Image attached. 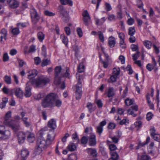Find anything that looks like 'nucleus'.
Listing matches in <instances>:
<instances>
[{
  "label": "nucleus",
  "mask_w": 160,
  "mask_h": 160,
  "mask_svg": "<svg viewBox=\"0 0 160 160\" xmlns=\"http://www.w3.org/2000/svg\"><path fill=\"white\" fill-rule=\"evenodd\" d=\"M151 42L148 40H145L143 42V44L148 49H150L152 47Z\"/></svg>",
  "instance_id": "nucleus-30"
},
{
  "label": "nucleus",
  "mask_w": 160,
  "mask_h": 160,
  "mask_svg": "<svg viewBox=\"0 0 160 160\" xmlns=\"http://www.w3.org/2000/svg\"><path fill=\"white\" fill-rule=\"evenodd\" d=\"M14 93L15 96L19 98H22L23 96V91L19 88H17L12 89V95Z\"/></svg>",
  "instance_id": "nucleus-10"
},
{
  "label": "nucleus",
  "mask_w": 160,
  "mask_h": 160,
  "mask_svg": "<svg viewBox=\"0 0 160 160\" xmlns=\"http://www.w3.org/2000/svg\"><path fill=\"white\" fill-rule=\"evenodd\" d=\"M128 120L126 119H123L120 122L119 124L121 125H122L125 124L126 123H128Z\"/></svg>",
  "instance_id": "nucleus-63"
},
{
  "label": "nucleus",
  "mask_w": 160,
  "mask_h": 160,
  "mask_svg": "<svg viewBox=\"0 0 160 160\" xmlns=\"http://www.w3.org/2000/svg\"><path fill=\"white\" fill-rule=\"evenodd\" d=\"M61 38H62V41L66 45H67L68 42V39L65 36L64 34H62L61 35Z\"/></svg>",
  "instance_id": "nucleus-34"
},
{
  "label": "nucleus",
  "mask_w": 160,
  "mask_h": 160,
  "mask_svg": "<svg viewBox=\"0 0 160 160\" xmlns=\"http://www.w3.org/2000/svg\"><path fill=\"white\" fill-rule=\"evenodd\" d=\"M55 136L54 132L51 131L49 132L46 140L47 144L50 145L51 144V142L54 140Z\"/></svg>",
  "instance_id": "nucleus-13"
},
{
  "label": "nucleus",
  "mask_w": 160,
  "mask_h": 160,
  "mask_svg": "<svg viewBox=\"0 0 160 160\" xmlns=\"http://www.w3.org/2000/svg\"><path fill=\"white\" fill-rule=\"evenodd\" d=\"M114 89L113 88L109 87L107 93V96L109 97H113L114 95Z\"/></svg>",
  "instance_id": "nucleus-27"
},
{
  "label": "nucleus",
  "mask_w": 160,
  "mask_h": 160,
  "mask_svg": "<svg viewBox=\"0 0 160 160\" xmlns=\"http://www.w3.org/2000/svg\"><path fill=\"white\" fill-rule=\"evenodd\" d=\"M73 50L75 52V56H76L78 54V52H79V49L78 47V46L76 45H74L73 46Z\"/></svg>",
  "instance_id": "nucleus-51"
},
{
  "label": "nucleus",
  "mask_w": 160,
  "mask_h": 160,
  "mask_svg": "<svg viewBox=\"0 0 160 160\" xmlns=\"http://www.w3.org/2000/svg\"><path fill=\"white\" fill-rule=\"evenodd\" d=\"M44 13L46 15L48 16H53L55 15V14L54 13L50 12L48 10L45 11L44 12Z\"/></svg>",
  "instance_id": "nucleus-43"
},
{
  "label": "nucleus",
  "mask_w": 160,
  "mask_h": 160,
  "mask_svg": "<svg viewBox=\"0 0 160 160\" xmlns=\"http://www.w3.org/2000/svg\"><path fill=\"white\" fill-rule=\"evenodd\" d=\"M17 25L18 28H24L26 26V23H17Z\"/></svg>",
  "instance_id": "nucleus-56"
},
{
  "label": "nucleus",
  "mask_w": 160,
  "mask_h": 160,
  "mask_svg": "<svg viewBox=\"0 0 160 160\" xmlns=\"http://www.w3.org/2000/svg\"><path fill=\"white\" fill-rule=\"evenodd\" d=\"M22 120L24 123V124L26 127H28L30 126V123L27 121L28 120V118H23V119H22Z\"/></svg>",
  "instance_id": "nucleus-52"
},
{
  "label": "nucleus",
  "mask_w": 160,
  "mask_h": 160,
  "mask_svg": "<svg viewBox=\"0 0 160 160\" xmlns=\"http://www.w3.org/2000/svg\"><path fill=\"white\" fill-rule=\"evenodd\" d=\"M28 78L30 80L35 77L38 74V71L36 69H33L28 71Z\"/></svg>",
  "instance_id": "nucleus-18"
},
{
  "label": "nucleus",
  "mask_w": 160,
  "mask_h": 160,
  "mask_svg": "<svg viewBox=\"0 0 160 160\" xmlns=\"http://www.w3.org/2000/svg\"><path fill=\"white\" fill-rule=\"evenodd\" d=\"M99 150L103 156L107 157V152L105 148L102 146L100 145L99 146Z\"/></svg>",
  "instance_id": "nucleus-25"
},
{
  "label": "nucleus",
  "mask_w": 160,
  "mask_h": 160,
  "mask_svg": "<svg viewBox=\"0 0 160 160\" xmlns=\"http://www.w3.org/2000/svg\"><path fill=\"white\" fill-rule=\"evenodd\" d=\"M127 112L128 114L132 115L133 117H135L137 116V114H135L134 112L130 109L128 110Z\"/></svg>",
  "instance_id": "nucleus-62"
},
{
  "label": "nucleus",
  "mask_w": 160,
  "mask_h": 160,
  "mask_svg": "<svg viewBox=\"0 0 160 160\" xmlns=\"http://www.w3.org/2000/svg\"><path fill=\"white\" fill-rule=\"evenodd\" d=\"M30 12L32 22L34 24L36 23L40 19L39 16L36 10L34 8L31 9Z\"/></svg>",
  "instance_id": "nucleus-9"
},
{
  "label": "nucleus",
  "mask_w": 160,
  "mask_h": 160,
  "mask_svg": "<svg viewBox=\"0 0 160 160\" xmlns=\"http://www.w3.org/2000/svg\"><path fill=\"white\" fill-rule=\"evenodd\" d=\"M140 53V52L137 51L136 53H135L132 56L133 59L134 61H136L138 59V58L139 57Z\"/></svg>",
  "instance_id": "nucleus-44"
},
{
  "label": "nucleus",
  "mask_w": 160,
  "mask_h": 160,
  "mask_svg": "<svg viewBox=\"0 0 160 160\" xmlns=\"http://www.w3.org/2000/svg\"><path fill=\"white\" fill-rule=\"evenodd\" d=\"M26 134L23 132H19L18 134V140L19 143H23L26 138Z\"/></svg>",
  "instance_id": "nucleus-14"
},
{
  "label": "nucleus",
  "mask_w": 160,
  "mask_h": 160,
  "mask_svg": "<svg viewBox=\"0 0 160 160\" xmlns=\"http://www.w3.org/2000/svg\"><path fill=\"white\" fill-rule=\"evenodd\" d=\"M89 143L90 146H93L96 145V136L94 134H91L89 138Z\"/></svg>",
  "instance_id": "nucleus-16"
},
{
  "label": "nucleus",
  "mask_w": 160,
  "mask_h": 160,
  "mask_svg": "<svg viewBox=\"0 0 160 160\" xmlns=\"http://www.w3.org/2000/svg\"><path fill=\"white\" fill-rule=\"evenodd\" d=\"M108 41L109 46L110 48H112L114 47L116 44V41L114 37L112 36L109 37Z\"/></svg>",
  "instance_id": "nucleus-20"
},
{
  "label": "nucleus",
  "mask_w": 160,
  "mask_h": 160,
  "mask_svg": "<svg viewBox=\"0 0 160 160\" xmlns=\"http://www.w3.org/2000/svg\"><path fill=\"white\" fill-rule=\"evenodd\" d=\"M7 31L4 28L2 29L0 31V38L1 41H3V39L6 40L7 39Z\"/></svg>",
  "instance_id": "nucleus-15"
},
{
  "label": "nucleus",
  "mask_w": 160,
  "mask_h": 160,
  "mask_svg": "<svg viewBox=\"0 0 160 160\" xmlns=\"http://www.w3.org/2000/svg\"><path fill=\"white\" fill-rule=\"evenodd\" d=\"M50 63V61L48 59H44L42 60V66L43 67Z\"/></svg>",
  "instance_id": "nucleus-39"
},
{
  "label": "nucleus",
  "mask_w": 160,
  "mask_h": 160,
  "mask_svg": "<svg viewBox=\"0 0 160 160\" xmlns=\"http://www.w3.org/2000/svg\"><path fill=\"white\" fill-rule=\"evenodd\" d=\"M72 139L76 141V142L78 143L79 142V139L77 134V133L75 132L73 133L72 135Z\"/></svg>",
  "instance_id": "nucleus-37"
},
{
  "label": "nucleus",
  "mask_w": 160,
  "mask_h": 160,
  "mask_svg": "<svg viewBox=\"0 0 160 160\" xmlns=\"http://www.w3.org/2000/svg\"><path fill=\"white\" fill-rule=\"evenodd\" d=\"M117 147L114 144H111L109 146V149L110 150V152H113L117 149Z\"/></svg>",
  "instance_id": "nucleus-55"
},
{
  "label": "nucleus",
  "mask_w": 160,
  "mask_h": 160,
  "mask_svg": "<svg viewBox=\"0 0 160 160\" xmlns=\"http://www.w3.org/2000/svg\"><path fill=\"white\" fill-rule=\"evenodd\" d=\"M150 158L148 156L143 155L141 157V160H149Z\"/></svg>",
  "instance_id": "nucleus-64"
},
{
  "label": "nucleus",
  "mask_w": 160,
  "mask_h": 160,
  "mask_svg": "<svg viewBox=\"0 0 160 160\" xmlns=\"http://www.w3.org/2000/svg\"><path fill=\"white\" fill-rule=\"evenodd\" d=\"M11 134L9 131H6L4 127L0 126V138L6 139L8 138Z\"/></svg>",
  "instance_id": "nucleus-8"
},
{
  "label": "nucleus",
  "mask_w": 160,
  "mask_h": 160,
  "mask_svg": "<svg viewBox=\"0 0 160 160\" xmlns=\"http://www.w3.org/2000/svg\"><path fill=\"white\" fill-rule=\"evenodd\" d=\"M77 31L78 35L80 37H81L82 36V32L81 28H78L77 29Z\"/></svg>",
  "instance_id": "nucleus-57"
},
{
  "label": "nucleus",
  "mask_w": 160,
  "mask_h": 160,
  "mask_svg": "<svg viewBox=\"0 0 160 160\" xmlns=\"http://www.w3.org/2000/svg\"><path fill=\"white\" fill-rule=\"evenodd\" d=\"M35 47L34 45L31 46L29 48L28 51L29 53H32L35 52Z\"/></svg>",
  "instance_id": "nucleus-59"
},
{
  "label": "nucleus",
  "mask_w": 160,
  "mask_h": 160,
  "mask_svg": "<svg viewBox=\"0 0 160 160\" xmlns=\"http://www.w3.org/2000/svg\"><path fill=\"white\" fill-rule=\"evenodd\" d=\"M62 68L60 66H57L55 68V78L54 83L56 85H59L61 82L62 77H65L70 78V70L69 68H65L66 72L64 73H61Z\"/></svg>",
  "instance_id": "nucleus-3"
},
{
  "label": "nucleus",
  "mask_w": 160,
  "mask_h": 160,
  "mask_svg": "<svg viewBox=\"0 0 160 160\" xmlns=\"http://www.w3.org/2000/svg\"><path fill=\"white\" fill-rule=\"evenodd\" d=\"M131 48L133 51H136L138 48L137 45L132 44L131 46Z\"/></svg>",
  "instance_id": "nucleus-60"
},
{
  "label": "nucleus",
  "mask_w": 160,
  "mask_h": 160,
  "mask_svg": "<svg viewBox=\"0 0 160 160\" xmlns=\"http://www.w3.org/2000/svg\"><path fill=\"white\" fill-rule=\"evenodd\" d=\"M152 138L154 140L158 142H160V135L159 134H156L153 136Z\"/></svg>",
  "instance_id": "nucleus-46"
},
{
  "label": "nucleus",
  "mask_w": 160,
  "mask_h": 160,
  "mask_svg": "<svg viewBox=\"0 0 160 160\" xmlns=\"http://www.w3.org/2000/svg\"><path fill=\"white\" fill-rule=\"evenodd\" d=\"M99 38L101 41L103 42L104 41L103 35L102 32L101 31H99L98 33Z\"/></svg>",
  "instance_id": "nucleus-41"
},
{
  "label": "nucleus",
  "mask_w": 160,
  "mask_h": 160,
  "mask_svg": "<svg viewBox=\"0 0 160 160\" xmlns=\"http://www.w3.org/2000/svg\"><path fill=\"white\" fill-rule=\"evenodd\" d=\"M65 31L67 35H69L71 33L70 29L68 27H65L64 28Z\"/></svg>",
  "instance_id": "nucleus-61"
},
{
  "label": "nucleus",
  "mask_w": 160,
  "mask_h": 160,
  "mask_svg": "<svg viewBox=\"0 0 160 160\" xmlns=\"http://www.w3.org/2000/svg\"><path fill=\"white\" fill-rule=\"evenodd\" d=\"M120 46L122 48H125L126 46L125 43L124 39H122L120 40Z\"/></svg>",
  "instance_id": "nucleus-53"
},
{
  "label": "nucleus",
  "mask_w": 160,
  "mask_h": 160,
  "mask_svg": "<svg viewBox=\"0 0 160 160\" xmlns=\"http://www.w3.org/2000/svg\"><path fill=\"white\" fill-rule=\"evenodd\" d=\"M68 148L70 151H73L76 149V146L75 144L71 143L68 145Z\"/></svg>",
  "instance_id": "nucleus-31"
},
{
  "label": "nucleus",
  "mask_w": 160,
  "mask_h": 160,
  "mask_svg": "<svg viewBox=\"0 0 160 160\" xmlns=\"http://www.w3.org/2000/svg\"><path fill=\"white\" fill-rule=\"evenodd\" d=\"M111 158L108 160H118L119 159L118 154L116 152H110Z\"/></svg>",
  "instance_id": "nucleus-21"
},
{
  "label": "nucleus",
  "mask_w": 160,
  "mask_h": 160,
  "mask_svg": "<svg viewBox=\"0 0 160 160\" xmlns=\"http://www.w3.org/2000/svg\"><path fill=\"white\" fill-rule=\"evenodd\" d=\"M29 154V152L26 149H22L21 152L22 159H25L26 160Z\"/></svg>",
  "instance_id": "nucleus-22"
},
{
  "label": "nucleus",
  "mask_w": 160,
  "mask_h": 160,
  "mask_svg": "<svg viewBox=\"0 0 160 160\" xmlns=\"http://www.w3.org/2000/svg\"><path fill=\"white\" fill-rule=\"evenodd\" d=\"M82 20L86 26L88 25L89 24V22L90 20V17H83Z\"/></svg>",
  "instance_id": "nucleus-32"
},
{
  "label": "nucleus",
  "mask_w": 160,
  "mask_h": 160,
  "mask_svg": "<svg viewBox=\"0 0 160 160\" xmlns=\"http://www.w3.org/2000/svg\"><path fill=\"white\" fill-rule=\"evenodd\" d=\"M76 78L78 80V82L76 85V90L75 91V96L76 99H79L81 98L82 94V82L83 80L84 77L82 75H81L78 73L76 74Z\"/></svg>",
  "instance_id": "nucleus-6"
},
{
  "label": "nucleus",
  "mask_w": 160,
  "mask_h": 160,
  "mask_svg": "<svg viewBox=\"0 0 160 160\" xmlns=\"http://www.w3.org/2000/svg\"><path fill=\"white\" fill-rule=\"evenodd\" d=\"M87 107L88 109L89 112H91L94 110V109L92 108V105L91 103L90 102L88 103Z\"/></svg>",
  "instance_id": "nucleus-47"
},
{
  "label": "nucleus",
  "mask_w": 160,
  "mask_h": 160,
  "mask_svg": "<svg viewBox=\"0 0 160 160\" xmlns=\"http://www.w3.org/2000/svg\"><path fill=\"white\" fill-rule=\"evenodd\" d=\"M88 139L85 136H83L82 137L81 139V142L83 144H86L88 142Z\"/></svg>",
  "instance_id": "nucleus-50"
},
{
  "label": "nucleus",
  "mask_w": 160,
  "mask_h": 160,
  "mask_svg": "<svg viewBox=\"0 0 160 160\" xmlns=\"http://www.w3.org/2000/svg\"><path fill=\"white\" fill-rule=\"evenodd\" d=\"M48 125L49 128L54 129L56 127V121L54 119H52L48 121Z\"/></svg>",
  "instance_id": "nucleus-19"
},
{
  "label": "nucleus",
  "mask_w": 160,
  "mask_h": 160,
  "mask_svg": "<svg viewBox=\"0 0 160 160\" xmlns=\"http://www.w3.org/2000/svg\"><path fill=\"white\" fill-rule=\"evenodd\" d=\"M7 2L10 7L12 8H16L19 5V2L16 0H7Z\"/></svg>",
  "instance_id": "nucleus-12"
},
{
  "label": "nucleus",
  "mask_w": 160,
  "mask_h": 160,
  "mask_svg": "<svg viewBox=\"0 0 160 160\" xmlns=\"http://www.w3.org/2000/svg\"><path fill=\"white\" fill-rule=\"evenodd\" d=\"M85 67L82 63H80L78 68V72L81 73L84 71Z\"/></svg>",
  "instance_id": "nucleus-29"
},
{
  "label": "nucleus",
  "mask_w": 160,
  "mask_h": 160,
  "mask_svg": "<svg viewBox=\"0 0 160 160\" xmlns=\"http://www.w3.org/2000/svg\"><path fill=\"white\" fill-rule=\"evenodd\" d=\"M62 101L58 99L57 94L51 93L48 94L42 101V104L44 108L53 107L55 106L60 107L62 104Z\"/></svg>",
  "instance_id": "nucleus-2"
},
{
  "label": "nucleus",
  "mask_w": 160,
  "mask_h": 160,
  "mask_svg": "<svg viewBox=\"0 0 160 160\" xmlns=\"http://www.w3.org/2000/svg\"><path fill=\"white\" fill-rule=\"evenodd\" d=\"M59 12L62 16V18L63 21L67 22L69 20V17L67 11L62 6H60L58 8Z\"/></svg>",
  "instance_id": "nucleus-7"
},
{
  "label": "nucleus",
  "mask_w": 160,
  "mask_h": 160,
  "mask_svg": "<svg viewBox=\"0 0 160 160\" xmlns=\"http://www.w3.org/2000/svg\"><path fill=\"white\" fill-rule=\"evenodd\" d=\"M135 28L134 27H130L128 29V35L130 36H133L135 34Z\"/></svg>",
  "instance_id": "nucleus-33"
},
{
  "label": "nucleus",
  "mask_w": 160,
  "mask_h": 160,
  "mask_svg": "<svg viewBox=\"0 0 160 160\" xmlns=\"http://www.w3.org/2000/svg\"><path fill=\"white\" fill-rule=\"evenodd\" d=\"M2 91L3 92L6 94H8L9 93L10 94L12 95V89H9L6 87L4 86L2 88Z\"/></svg>",
  "instance_id": "nucleus-28"
},
{
  "label": "nucleus",
  "mask_w": 160,
  "mask_h": 160,
  "mask_svg": "<svg viewBox=\"0 0 160 160\" xmlns=\"http://www.w3.org/2000/svg\"><path fill=\"white\" fill-rule=\"evenodd\" d=\"M27 136V140L30 143H32L35 140V138L34 134L30 132H27L26 133Z\"/></svg>",
  "instance_id": "nucleus-17"
},
{
  "label": "nucleus",
  "mask_w": 160,
  "mask_h": 160,
  "mask_svg": "<svg viewBox=\"0 0 160 160\" xmlns=\"http://www.w3.org/2000/svg\"><path fill=\"white\" fill-rule=\"evenodd\" d=\"M11 116V112L8 111L6 113L4 121V123L10 127L14 131H16L19 129L18 123L15 120H10Z\"/></svg>",
  "instance_id": "nucleus-4"
},
{
  "label": "nucleus",
  "mask_w": 160,
  "mask_h": 160,
  "mask_svg": "<svg viewBox=\"0 0 160 160\" xmlns=\"http://www.w3.org/2000/svg\"><path fill=\"white\" fill-rule=\"evenodd\" d=\"M61 3L62 5L68 4L70 6H72L73 4L71 0H60Z\"/></svg>",
  "instance_id": "nucleus-26"
},
{
  "label": "nucleus",
  "mask_w": 160,
  "mask_h": 160,
  "mask_svg": "<svg viewBox=\"0 0 160 160\" xmlns=\"http://www.w3.org/2000/svg\"><path fill=\"white\" fill-rule=\"evenodd\" d=\"M39 134L40 136L38 138H41L44 139L43 136L45 134V131L43 129H42L39 132Z\"/></svg>",
  "instance_id": "nucleus-54"
},
{
  "label": "nucleus",
  "mask_w": 160,
  "mask_h": 160,
  "mask_svg": "<svg viewBox=\"0 0 160 160\" xmlns=\"http://www.w3.org/2000/svg\"><path fill=\"white\" fill-rule=\"evenodd\" d=\"M106 124L105 120H103L100 122L99 125L96 127V132L99 136H101L103 130V127Z\"/></svg>",
  "instance_id": "nucleus-11"
},
{
  "label": "nucleus",
  "mask_w": 160,
  "mask_h": 160,
  "mask_svg": "<svg viewBox=\"0 0 160 160\" xmlns=\"http://www.w3.org/2000/svg\"><path fill=\"white\" fill-rule=\"evenodd\" d=\"M153 65L150 63H148L146 66V68L149 71H151L155 68Z\"/></svg>",
  "instance_id": "nucleus-45"
},
{
  "label": "nucleus",
  "mask_w": 160,
  "mask_h": 160,
  "mask_svg": "<svg viewBox=\"0 0 160 160\" xmlns=\"http://www.w3.org/2000/svg\"><path fill=\"white\" fill-rule=\"evenodd\" d=\"M49 79L48 78L44 76L38 77L36 78L30 80L26 84L25 88L24 95L26 97H30L31 94V84L34 85L37 88H40L42 85L46 84L49 82Z\"/></svg>",
  "instance_id": "nucleus-1"
},
{
  "label": "nucleus",
  "mask_w": 160,
  "mask_h": 160,
  "mask_svg": "<svg viewBox=\"0 0 160 160\" xmlns=\"http://www.w3.org/2000/svg\"><path fill=\"white\" fill-rule=\"evenodd\" d=\"M49 144H47V141L43 138H38L37 145L35 150V152L36 154H40L43 150L46 148Z\"/></svg>",
  "instance_id": "nucleus-5"
},
{
  "label": "nucleus",
  "mask_w": 160,
  "mask_h": 160,
  "mask_svg": "<svg viewBox=\"0 0 160 160\" xmlns=\"http://www.w3.org/2000/svg\"><path fill=\"white\" fill-rule=\"evenodd\" d=\"M12 33L14 35H17L20 33V31L18 28H15L12 29L11 30Z\"/></svg>",
  "instance_id": "nucleus-35"
},
{
  "label": "nucleus",
  "mask_w": 160,
  "mask_h": 160,
  "mask_svg": "<svg viewBox=\"0 0 160 160\" xmlns=\"http://www.w3.org/2000/svg\"><path fill=\"white\" fill-rule=\"evenodd\" d=\"M8 102V98L5 97L2 99V102L0 103V108L1 109L4 108L6 105V104Z\"/></svg>",
  "instance_id": "nucleus-23"
},
{
  "label": "nucleus",
  "mask_w": 160,
  "mask_h": 160,
  "mask_svg": "<svg viewBox=\"0 0 160 160\" xmlns=\"http://www.w3.org/2000/svg\"><path fill=\"white\" fill-rule=\"evenodd\" d=\"M35 63L36 65L39 64L41 62L40 58L39 57H36L34 58Z\"/></svg>",
  "instance_id": "nucleus-58"
},
{
  "label": "nucleus",
  "mask_w": 160,
  "mask_h": 160,
  "mask_svg": "<svg viewBox=\"0 0 160 160\" xmlns=\"http://www.w3.org/2000/svg\"><path fill=\"white\" fill-rule=\"evenodd\" d=\"M125 102L127 105H130L132 104L133 101L132 100L128 98L125 100Z\"/></svg>",
  "instance_id": "nucleus-48"
},
{
  "label": "nucleus",
  "mask_w": 160,
  "mask_h": 160,
  "mask_svg": "<svg viewBox=\"0 0 160 160\" xmlns=\"http://www.w3.org/2000/svg\"><path fill=\"white\" fill-rule=\"evenodd\" d=\"M5 82L8 84H10L11 83V79L10 76L6 75L4 77Z\"/></svg>",
  "instance_id": "nucleus-36"
},
{
  "label": "nucleus",
  "mask_w": 160,
  "mask_h": 160,
  "mask_svg": "<svg viewBox=\"0 0 160 160\" xmlns=\"http://www.w3.org/2000/svg\"><path fill=\"white\" fill-rule=\"evenodd\" d=\"M153 116V115L151 112H148L147 114L146 119L148 121H149L152 118Z\"/></svg>",
  "instance_id": "nucleus-49"
},
{
  "label": "nucleus",
  "mask_w": 160,
  "mask_h": 160,
  "mask_svg": "<svg viewBox=\"0 0 160 160\" xmlns=\"http://www.w3.org/2000/svg\"><path fill=\"white\" fill-rule=\"evenodd\" d=\"M68 158L69 160H77L76 155L75 154H71L69 156Z\"/></svg>",
  "instance_id": "nucleus-42"
},
{
  "label": "nucleus",
  "mask_w": 160,
  "mask_h": 160,
  "mask_svg": "<svg viewBox=\"0 0 160 160\" xmlns=\"http://www.w3.org/2000/svg\"><path fill=\"white\" fill-rule=\"evenodd\" d=\"M120 69L119 68H114L113 69V75L118 76L120 74Z\"/></svg>",
  "instance_id": "nucleus-40"
},
{
  "label": "nucleus",
  "mask_w": 160,
  "mask_h": 160,
  "mask_svg": "<svg viewBox=\"0 0 160 160\" xmlns=\"http://www.w3.org/2000/svg\"><path fill=\"white\" fill-rule=\"evenodd\" d=\"M38 37L39 41L42 42L44 39V35L42 32H39L38 34Z\"/></svg>",
  "instance_id": "nucleus-38"
},
{
  "label": "nucleus",
  "mask_w": 160,
  "mask_h": 160,
  "mask_svg": "<svg viewBox=\"0 0 160 160\" xmlns=\"http://www.w3.org/2000/svg\"><path fill=\"white\" fill-rule=\"evenodd\" d=\"M87 150L88 153L90 154L93 157H95L97 155V151L96 149L92 148H88Z\"/></svg>",
  "instance_id": "nucleus-24"
}]
</instances>
